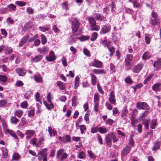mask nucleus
I'll list each match as a JSON object with an SVG mask.
<instances>
[{
  "label": "nucleus",
  "mask_w": 161,
  "mask_h": 161,
  "mask_svg": "<svg viewBox=\"0 0 161 161\" xmlns=\"http://www.w3.org/2000/svg\"><path fill=\"white\" fill-rule=\"evenodd\" d=\"M5 131L7 133H9L11 136L14 137L15 139H18V137L14 131L8 129H6Z\"/></svg>",
  "instance_id": "obj_26"
},
{
  "label": "nucleus",
  "mask_w": 161,
  "mask_h": 161,
  "mask_svg": "<svg viewBox=\"0 0 161 161\" xmlns=\"http://www.w3.org/2000/svg\"><path fill=\"white\" fill-rule=\"evenodd\" d=\"M32 94V92L31 91H27L26 92L24 95L25 98L26 99H29L30 98Z\"/></svg>",
  "instance_id": "obj_39"
},
{
  "label": "nucleus",
  "mask_w": 161,
  "mask_h": 161,
  "mask_svg": "<svg viewBox=\"0 0 161 161\" xmlns=\"http://www.w3.org/2000/svg\"><path fill=\"white\" fill-rule=\"evenodd\" d=\"M100 29V27L99 25H97L96 24L92 27H91L90 30L91 31H98Z\"/></svg>",
  "instance_id": "obj_43"
},
{
  "label": "nucleus",
  "mask_w": 161,
  "mask_h": 161,
  "mask_svg": "<svg viewBox=\"0 0 161 161\" xmlns=\"http://www.w3.org/2000/svg\"><path fill=\"white\" fill-rule=\"evenodd\" d=\"M131 125L133 126H134L137 123V120L135 118L134 116L133 115L131 116Z\"/></svg>",
  "instance_id": "obj_55"
},
{
  "label": "nucleus",
  "mask_w": 161,
  "mask_h": 161,
  "mask_svg": "<svg viewBox=\"0 0 161 161\" xmlns=\"http://www.w3.org/2000/svg\"><path fill=\"white\" fill-rule=\"evenodd\" d=\"M112 139H113V143L117 142L118 140L114 133H109L105 137L106 143L109 147H110L112 145Z\"/></svg>",
  "instance_id": "obj_1"
},
{
  "label": "nucleus",
  "mask_w": 161,
  "mask_h": 161,
  "mask_svg": "<svg viewBox=\"0 0 161 161\" xmlns=\"http://www.w3.org/2000/svg\"><path fill=\"white\" fill-rule=\"evenodd\" d=\"M48 131L51 137L52 136H55L57 133V131L54 129H52L50 126L48 127Z\"/></svg>",
  "instance_id": "obj_19"
},
{
  "label": "nucleus",
  "mask_w": 161,
  "mask_h": 161,
  "mask_svg": "<svg viewBox=\"0 0 161 161\" xmlns=\"http://www.w3.org/2000/svg\"><path fill=\"white\" fill-rule=\"evenodd\" d=\"M115 96L114 91H111L110 94V97L109 98V101L110 103L113 104L114 105H116V100L115 98Z\"/></svg>",
  "instance_id": "obj_10"
},
{
  "label": "nucleus",
  "mask_w": 161,
  "mask_h": 161,
  "mask_svg": "<svg viewBox=\"0 0 161 161\" xmlns=\"http://www.w3.org/2000/svg\"><path fill=\"white\" fill-rule=\"evenodd\" d=\"M35 81L37 83H41L42 81V78L40 75H36L34 76Z\"/></svg>",
  "instance_id": "obj_29"
},
{
  "label": "nucleus",
  "mask_w": 161,
  "mask_h": 161,
  "mask_svg": "<svg viewBox=\"0 0 161 161\" xmlns=\"http://www.w3.org/2000/svg\"><path fill=\"white\" fill-rule=\"evenodd\" d=\"M90 76L91 77V83L93 85H95L97 80V78L96 76L92 74H90Z\"/></svg>",
  "instance_id": "obj_21"
},
{
  "label": "nucleus",
  "mask_w": 161,
  "mask_h": 161,
  "mask_svg": "<svg viewBox=\"0 0 161 161\" xmlns=\"http://www.w3.org/2000/svg\"><path fill=\"white\" fill-rule=\"evenodd\" d=\"M79 22L75 19H73L72 21V28L74 32H76L79 28Z\"/></svg>",
  "instance_id": "obj_4"
},
{
  "label": "nucleus",
  "mask_w": 161,
  "mask_h": 161,
  "mask_svg": "<svg viewBox=\"0 0 161 161\" xmlns=\"http://www.w3.org/2000/svg\"><path fill=\"white\" fill-rule=\"evenodd\" d=\"M161 85V83H156L152 86V89L156 92H158L159 90V87Z\"/></svg>",
  "instance_id": "obj_22"
},
{
  "label": "nucleus",
  "mask_w": 161,
  "mask_h": 161,
  "mask_svg": "<svg viewBox=\"0 0 161 161\" xmlns=\"http://www.w3.org/2000/svg\"><path fill=\"white\" fill-rule=\"evenodd\" d=\"M137 108L139 109L147 110L149 109V106L145 102L138 103L136 105Z\"/></svg>",
  "instance_id": "obj_5"
},
{
  "label": "nucleus",
  "mask_w": 161,
  "mask_h": 161,
  "mask_svg": "<svg viewBox=\"0 0 161 161\" xmlns=\"http://www.w3.org/2000/svg\"><path fill=\"white\" fill-rule=\"evenodd\" d=\"M16 72L18 74L19 76H24L26 73V71L24 69L20 68H18L16 69Z\"/></svg>",
  "instance_id": "obj_15"
},
{
  "label": "nucleus",
  "mask_w": 161,
  "mask_h": 161,
  "mask_svg": "<svg viewBox=\"0 0 161 161\" xmlns=\"http://www.w3.org/2000/svg\"><path fill=\"white\" fill-rule=\"evenodd\" d=\"M83 52L85 55L88 57L91 56V54L87 48H84Z\"/></svg>",
  "instance_id": "obj_58"
},
{
  "label": "nucleus",
  "mask_w": 161,
  "mask_h": 161,
  "mask_svg": "<svg viewBox=\"0 0 161 161\" xmlns=\"http://www.w3.org/2000/svg\"><path fill=\"white\" fill-rule=\"evenodd\" d=\"M153 76V74L149 75L147 78L144 80L143 83L144 84H146L147 82L149 81L152 78Z\"/></svg>",
  "instance_id": "obj_57"
},
{
  "label": "nucleus",
  "mask_w": 161,
  "mask_h": 161,
  "mask_svg": "<svg viewBox=\"0 0 161 161\" xmlns=\"http://www.w3.org/2000/svg\"><path fill=\"white\" fill-rule=\"evenodd\" d=\"M108 129L105 126H103L98 128V131L101 134H104L107 132Z\"/></svg>",
  "instance_id": "obj_17"
},
{
  "label": "nucleus",
  "mask_w": 161,
  "mask_h": 161,
  "mask_svg": "<svg viewBox=\"0 0 161 161\" xmlns=\"http://www.w3.org/2000/svg\"><path fill=\"white\" fill-rule=\"evenodd\" d=\"M110 41L106 40H103L102 42V44L104 47H107V48L110 46Z\"/></svg>",
  "instance_id": "obj_38"
},
{
  "label": "nucleus",
  "mask_w": 161,
  "mask_h": 161,
  "mask_svg": "<svg viewBox=\"0 0 161 161\" xmlns=\"http://www.w3.org/2000/svg\"><path fill=\"white\" fill-rule=\"evenodd\" d=\"M80 79L79 77L78 76L75 78L74 86V88L75 89H76L79 85Z\"/></svg>",
  "instance_id": "obj_32"
},
{
  "label": "nucleus",
  "mask_w": 161,
  "mask_h": 161,
  "mask_svg": "<svg viewBox=\"0 0 161 161\" xmlns=\"http://www.w3.org/2000/svg\"><path fill=\"white\" fill-rule=\"evenodd\" d=\"M148 112L147 111H145L143 113L141 114L139 117V119L141 120L143 118H145L148 114Z\"/></svg>",
  "instance_id": "obj_48"
},
{
  "label": "nucleus",
  "mask_w": 161,
  "mask_h": 161,
  "mask_svg": "<svg viewBox=\"0 0 161 161\" xmlns=\"http://www.w3.org/2000/svg\"><path fill=\"white\" fill-rule=\"evenodd\" d=\"M68 3L66 2H64L62 4V8L66 10H69V8L68 7Z\"/></svg>",
  "instance_id": "obj_64"
},
{
  "label": "nucleus",
  "mask_w": 161,
  "mask_h": 161,
  "mask_svg": "<svg viewBox=\"0 0 161 161\" xmlns=\"http://www.w3.org/2000/svg\"><path fill=\"white\" fill-rule=\"evenodd\" d=\"M47 151V149L45 148L39 152L38 154V159L39 161H42L43 156H44V157H47V153L46 152Z\"/></svg>",
  "instance_id": "obj_6"
},
{
  "label": "nucleus",
  "mask_w": 161,
  "mask_h": 161,
  "mask_svg": "<svg viewBox=\"0 0 161 161\" xmlns=\"http://www.w3.org/2000/svg\"><path fill=\"white\" fill-rule=\"evenodd\" d=\"M77 98L76 97H73L72 99V105L75 106L76 105Z\"/></svg>",
  "instance_id": "obj_51"
},
{
  "label": "nucleus",
  "mask_w": 161,
  "mask_h": 161,
  "mask_svg": "<svg viewBox=\"0 0 161 161\" xmlns=\"http://www.w3.org/2000/svg\"><path fill=\"white\" fill-rule=\"evenodd\" d=\"M23 113V112L22 110H18L15 112L14 113V116H16L20 118L22 116Z\"/></svg>",
  "instance_id": "obj_36"
},
{
  "label": "nucleus",
  "mask_w": 161,
  "mask_h": 161,
  "mask_svg": "<svg viewBox=\"0 0 161 161\" xmlns=\"http://www.w3.org/2000/svg\"><path fill=\"white\" fill-rule=\"evenodd\" d=\"M94 17L96 20L100 21H102L104 19V17L103 15L98 14H96Z\"/></svg>",
  "instance_id": "obj_30"
},
{
  "label": "nucleus",
  "mask_w": 161,
  "mask_h": 161,
  "mask_svg": "<svg viewBox=\"0 0 161 161\" xmlns=\"http://www.w3.org/2000/svg\"><path fill=\"white\" fill-rule=\"evenodd\" d=\"M37 50L40 53L45 54L47 52L48 50L47 47H44L42 48H38Z\"/></svg>",
  "instance_id": "obj_27"
},
{
  "label": "nucleus",
  "mask_w": 161,
  "mask_h": 161,
  "mask_svg": "<svg viewBox=\"0 0 161 161\" xmlns=\"http://www.w3.org/2000/svg\"><path fill=\"white\" fill-rule=\"evenodd\" d=\"M19 158V154L17 153H14L12 157L13 160H18Z\"/></svg>",
  "instance_id": "obj_62"
},
{
  "label": "nucleus",
  "mask_w": 161,
  "mask_h": 161,
  "mask_svg": "<svg viewBox=\"0 0 161 161\" xmlns=\"http://www.w3.org/2000/svg\"><path fill=\"white\" fill-rule=\"evenodd\" d=\"M27 13L29 14H32L34 13V10L33 8L31 7H28L26 8Z\"/></svg>",
  "instance_id": "obj_63"
},
{
  "label": "nucleus",
  "mask_w": 161,
  "mask_h": 161,
  "mask_svg": "<svg viewBox=\"0 0 161 161\" xmlns=\"http://www.w3.org/2000/svg\"><path fill=\"white\" fill-rule=\"evenodd\" d=\"M157 125V121L155 119H153L151 122L150 128L154 129Z\"/></svg>",
  "instance_id": "obj_44"
},
{
  "label": "nucleus",
  "mask_w": 161,
  "mask_h": 161,
  "mask_svg": "<svg viewBox=\"0 0 161 161\" xmlns=\"http://www.w3.org/2000/svg\"><path fill=\"white\" fill-rule=\"evenodd\" d=\"M70 137L69 135H67L64 136L63 138V142H70Z\"/></svg>",
  "instance_id": "obj_40"
},
{
  "label": "nucleus",
  "mask_w": 161,
  "mask_h": 161,
  "mask_svg": "<svg viewBox=\"0 0 161 161\" xmlns=\"http://www.w3.org/2000/svg\"><path fill=\"white\" fill-rule=\"evenodd\" d=\"M150 120L147 119H145L143 122V124L145 125V127L146 129H148L149 128V125L150 123Z\"/></svg>",
  "instance_id": "obj_42"
},
{
  "label": "nucleus",
  "mask_w": 161,
  "mask_h": 161,
  "mask_svg": "<svg viewBox=\"0 0 161 161\" xmlns=\"http://www.w3.org/2000/svg\"><path fill=\"white\" fill-rule=\"evenodd\" d=\"M92 66L97 68H101L103 67V63L97 59H95L92 62Z\"/></svg>",
  "instance_id": "obj_8"
},
{
  "label": "nucleus",
  "mask_w": 161,
  "mask_h": 161,
  "mask_svg": "<svg viewBox=\"0 0 161 161\" xmlns=\"http://www.w3.org/2000/svg\"><path fill=\"white\" fill-rule=\"evenodd\" d=\"M42 43V44H45L47 42V39L46 36L43 34L41 35Z\"/></svg>",
  "instance_id": "obj_49"
},
{
  "label": "nucleus",
  "mask_w": 161,
  "mask_h": 161,
  "mask_svg": "<svg viewBox=\"0 0 161 161\" xmlns=\"http://www.w3.org/2000/svg\"><path fill=\"white\" fill-rule=\"evenodd\" d=\"M47 60L49 62H52L54 61L55 59V56L53 52L52 51L50 52L48 56L46 57Z\"/></svg>",
  "instance_id": "obj_12"
},
{
  "label": "nucleus",
  "mask_w": 161,
  "mask_h": 161,
  "mask_svg": "<svg viewBox=\"0 0 161 161\" xmlns=\"http://www.w3.org/2000/svg\"><path fill=\"white\" fill-rule=\"evenodd\" d=\"M151 38L147 34H145V41L146 43L148 45L150 43Z\"/></svg>",
  "instance_id": "obj_54"
},
{
  "label": "nucleus",
  "mask_w": 161,
  "mask_h": 161,
  "mask_svg": "<svg viewBox=\"0 0 161 161\" xmlns=\"http://www.w3.org/2000/svg\"><path fill=\"white\" fill-rule=\"evenodd\" d=\"M88 19L91 27H92L96 24V22L93 17H88Z\"/></svg>",
  "instance_id": "obj_25"
},
{
  "label": "nucleus",
  "mask_w": 161,
  "mask_h": 161,
  "mask_svg": "<svg viewBox=\"0 0 161 161\" xmlns=\"http://www.w3.org/2000/svg\"><path fill=\"white\" fill-rule=\"evenodd\" d=\"M133 4L134 7L136 8H140L142 6L141 4L139 3L136 0L134 1L133 2Z\"/></svg>",
  "instance_id": "obj_46"
},
{
  "label": "nucleus",
  "mask_w": 161,
  "mask_h": 161,
  "mask_svg": "<svg viewBox=\"0 0 161 161\" xmlns=\"http://www.w3.org/2000/svg\"><path fill=\"white\" fill-rule=\"evenodd\" d=\"M131 150L130 147L128 146H126L121 152V155L122 157H124L126 156L129 153Z\"/></svg>",
  "instance_id": "obj_9"
},
{
  "label": "nucleus",
  "mask_w": 161,
  "mask_h": 161,
  "mask_svg": "<svg viewBox=\"0 0 161 161\" xmlns=\"http://www.w3.org/2000/svg\"><path fill=\"white\" fill-rule=\"evenodd\" d=\"M153 65L155 67L157 68H160L161 66V59L158 58L157 61H155Z\"/></svg>",
  "instance_id": "obj_28"
},
{
  "label": "nucleus",
  "mask_w": 161,
  "mask_h": 161,
  "mask_svg": "<svg viewBox=\"0 0 161 161\" xmlns=\"http://www.w3.org/2000/svg\"><path fill=\"white\" fill-rule=\"evenodd\" d=\"M25 134L26 135V139H27L33 136L35 134V132L33 130H27L25 131Z\"/></svg>",
  "instance_id": "obj_11"
},
{
  "label": "nucleus",
  "mask_w": 161,
  "mask_h": 161,
  "mask_svg": "<svg viewBox=\"0 0 161 161\" xmlns=\"http://www.w3.org/2000/svg\"><path fill=\"white\" fill-rule=\"evenodd\" d=\"M93 73L97 74H99L104 73V71L103 69H93L92 70Z\"/></svg>",
  "instance_id": "obj_35"
},
{
  "label": "nucleus",
  "mask_w": 161,
  "mask_h": 161,
  "mask_svg": "<svg viewBox=\"0 0 161 161\" xmlns=\"http://www.w3.org/2000/svg\"><path fill=\"white\" fill-rule=\"evenodd\" d=\"M37 141V139L36 138H34L31 140L30 143L31 145H34L36 144Z\"/></svg>",
  "instance_id": "obj_61"
},
{
  "label": "nucleus",
  "mask_w": 161,
  "mask_h": 161,
  "mask_svg": "<svg viewBox=\"0 0 161 161\" xmlns=\"http://www.w3.org/2000/svg\"><path fill=\"white\" fill-rule=\"evenodd\" d=\"M42 58V56L40 55L36 56L31 59V61L32 63L38 62L41 60Z\"/></svg>",
  "instance_id": "obj_23"
},
{
  "label": "nucleus",
  "mask_w": 161,
  "mask_h": 161,
  "mask_svg": "<svg viewBox=\"0 0 161 161\" xmlns=\"http://www.w3.org/2000/svg\"><path fill=\"white\" fill-rule=\"evenodd\" d=\"M11 123L14 124L16 125L19 122V120L15 117H12L10 119Z\"/></svg>",
  "instance_id": "obj_37"
},
{
  "label": "nucleus",
  "mask_w": 161,
  "mask_h": 161,
  "mask_svg": "<svg viewBox=\"0 0 161 161\" xmlns=\"http://www.w3.org/2000/svg\"><path fill=\"white\" fill-rule=\"evenodd\" d=\"M64 150L63 148L60 149L57 152L56 158L60 159L61 161H63L67 157V154L66 153H63Z\"/></svg>",
  "instance_id": "obj_3"
},
{
  "label": "nucleus",
  "mask_w": 161,
  "mask_h": 161,
  "mask_svg": "<svg viewBox=\"0 0 161 161\" xmlns=\"http://www.w3.org/2000/svg\"><path fill=\"white\" fill-rule=\"evenodd\" d=\"M1 122H2V126L3 128V129L5 130V131H6V129H7V125L6 122L4 119H2Z\"/></svg>",
  "instance_id": "obj_52"
},
{
  "label": "nucleus",
  "mask_w": 161,
  "mask_h": 161,
  "mask_svg": "<svg viewBox=\"0 0 161 161\" xmlns=\"http://www.w3.org/2000/svg\"><path fill=\"white\" fill-rule=\"evenodd\" d=\"M161 145V142L160 141H157L154 144L152 149L153 151H156L159 149Z\"/></svg>",
  "instance_id": "obj_18"
},
{
  "label": "nucleus",
  "mask_w": 161,
  "mask_h": 161,
  "mask_svg": "<svg viewBox=\"0 0 161 161\" xmlns=\"http://www.w3.org/2000/svg\"><path fill=\"white\" fill-rule=\"evenodd\" d=\"M43 103L46 107L49 110H50L54 108V105L51 102V103H49V104H48L45 101H44Z\"/></svg>",
  "instance_id": "obj_24"
},
{
  "label": "nucleus",
  "mask_w": 161,
  "mask_h": 161,
  "mask_svg": "<svg viewBox=\"0 0 161 161\" xmlns=\"http://www.w3.org/2000/svg\"><path fill=\"white\" fill-rule=\"evenodd\" d=\"M97 33L96 32H94L91 35V37L90 40L92 41H94L97 38Z\"/></svg>",
  "instance_id": "obj_41"
},
{
  "label": "nucleus",
  "mask_w": 161,
  "mask_h": 161,
  "mask_svg": "<svg viewBox=\"0 0 161 161\" xmlns=\"http://www.w3.org/2000/svg\"><path fill=\"white\" fill-rule=\"evenodd\" d=\"M114 7L115 6L112 3L111 5H110L107 6L105 8L103 9V12L106 13V14H108L109 12L110 8H111V11L113 13L114 8Z\"/></svg>",
  "instance_id": "obj_13"
},
{
  "label": "nucleus",
  "mask_w": 161,
  "mask_h": 161,
  "mask_svg": "<svg viewBox=\"0 0 161 161\" xmlns=\"http://www.w3.org/2000/svg\"><path fill=\"white\" fill-rule=\"evenodd\" d=\"M1 150L3 152V156L4 158H6L8 156V151L6 148L2 147Z\"/></svg>",
  "instance_id": "obj_33"
},
{
  "label": "nucleus",
  "mask_w": 161,
  "mask_h": 161,
  "mask_svg": "<svg viewBox=\"0 0 161 161\" xmlns=\"http://www.w3.org/2000/svg\"><path fill=\"white\" fill-rule=\"evenodd\" d=\"M151 53L149 52H145L142 56V59L145 60L149 59L151 57Z\"/></svg>",
  "instance_id": "obj_20"
},
{
  "label": "nucleus",
  "mask_w": 161,
  "mask_h": 161,
  "mask_svg": "<svg viewBox=\"0 0 161 161\" xmlns=\"http://www.w3.org/2000/svg\"><path fill=\"white\" fill-rule=\"evenodd\" d=\"M111 25H104L102 27L100 31L101 34H104L109 32L111 29Z\"/></svg>",
  "instance_id": "obj_7"
},
{
  "label": "nucleus",
  "mask_w": 161,
  "mask_h": 161,
  "mask_svg": "<svg viewBox=\"0 0 161 161\" xmlns=\"http://www.w3.org/2000/svg\"><path fill=\"white\" fill-rule=\"evenodd\" d=\"M99 95L98 94H95L94 97V103H99Z\"/></svg>",
  "instance_id": "obj_47"
},
{
  "label": "nucleus",
  "mask_w": 161,
  "mask_h": 161,
  "mask_svg": "<svg viewBox=\"0 0 161 161\" xmlns=\"http://www.w3.org/2000/svg\"><path fill=\"white\" fill-rule=\"evenodd\" d=\"M7 7L9 8L10 10L14 11L15 10L16 6L13 4H10L8 5Z\"/></svg>",
  "instance_id": "obj_53"
},
{
  "label": "nucleus",
  "mask_w": 161,
  "mask_h": 161,
  "mask_svg": "<svg viewBox=\"0 0 161 161\" xmlns=\"http://www.w3.org/2000/svg\"><path fill=\"white\" fill-rule=\"evenodd\" d=\"M80 129L81 133L82 134L84 133V131L86 130V126L84 125H81L80 126Z\"/></svg>",
  "instance_id": "obj_50"
},
{
  "label": "nucleus",
  "mask_w": 161,
  "mask_h": 161,
  "mask_svg": "<svg viewBox=\"0 0 161 161\" xmlns=\"http://www.w3.org/2000/svg\"><path fill=\"white\" fill-rule=\"evenodd\" d=\"M7 80V77L4 75H0V81L5 82Z\"/></svg>",
  "instance_id": "obj_59"
},
{
  "label": "nucleus",
  "mask_w": 161,
  "mask_h": 161,
  "mask_svg": "<svg viewBox=\"0 0 161 161\" xmlns=\"http://www.w3.org/2000/svg\"><path fill=\"white\" fill-rule=\"evenodd\" d=\"M57 84L61 90H64L65 89V87L63 82L60 81H58Z\"/></svg>",
  "instance_id": "obj_31"
},
{
  "label": "nucleus",
  "mask_w": 161,
  "mask_h": 161,
  "mask_svg": "<svg viewBox=\"0 0 161 161\" xmlns=\"http://www.w3.org/2000/svg\"><path fill=\"white\" fill-rule=\"evenodd\" d=\"M5 51L6 53L9 54L13 52V50L11 47H7L5 49Z\"/></svg>",
  "instance_id": "obj_56"
},
{
  "label": "nucleus",
  "mask_w": 161,
  "mask_h": 161,
  "mask_svg": "<svg viewBox=\"0 0 161 161\" xmlns=\"http://www.w3.org/2000/svg\"><path fill=\"white\" fill-rule=\"evenodd\" d=\"M35 97L36 101L39 102L42 104L41 99L42 97L40 96L39 93L37 92L35 95Z\"/></svg>",
  "instance_id": "obj_34"
},
{
  "label": "nucleus",
  "mask_w": 161,
  "mask_h": 161,
  "mask_svg": "<svg viewBox=\"0 0 161 161\" xmlns=\"http://www.w3.org/2000/svg\"><path fill=\"white\" fill-rule=\"evenodd\" d=\"M149 23L153 26L159 25L160 24V19L158 18L157 14L154 11H153L152 13Z\"/></svg>",
  "instance_id": "obj_2"
},
{
  "label": "nucleus",
  "mask_w": 161,
  "mask_h": 161,
  "mask_svg": "<svg viewBox=\"0 0 161 161\" xmlns=\"http://www.w3.org/2000/svg\"><path fill=\"white\" fill-rule=\"evenodd\" d=\"M128 111L127 109H124L122 111L121 117L122 118H124V119H125V117L127 116V114L128 113Z\"/></svg>",
  "instance_id": "obj_45"
},
{
  "label": "nucleus",
  "mask_w": 161,
  "mask_h": 161,
  "mask_svg": "<svg viewBox=\"0 0 161 161\" xmlns=\"http://www.w3.org/2000/svg\"><path fill=\"white\" fill-rule=\"evenodd\" d=\"M143 66L142 64H138L133 68V71L134 73H138L141 71Z\"/></svg>",
  "instance_id": "obj_16"
},
{
  "label": "nucleus",
  "mask_w": 161,
  "mask_h": 161,
  "mask_svg": "<svg viewBox=\"0 0 161 161\" xmlns=\"http://www.w3.org/2000/svg\"><path fill=\"white\" fill-rule=\"evenodd\" d=\"M132 60V56L131 54H128L125 59V65L130 66V63Z\"/></svg>",
  "instance_id": "obj_14"
},
{
  "label": "nucleus",
  "mask_w": 161,
  "mask_h": 161,
  "mask_svg": "<svg viewBox=\"0 0 161 161\" xmlns=\"http://www.w3.org/2000/svg\"><path fill=\"white\" fill-rule=\"evenodd\" d=\"M85 154L84 152L81 151L79 153L78 156V157L80 159H84L85 158Z\"/></svg>",
  "instance_id": "obj_60"
}]
</instances>
